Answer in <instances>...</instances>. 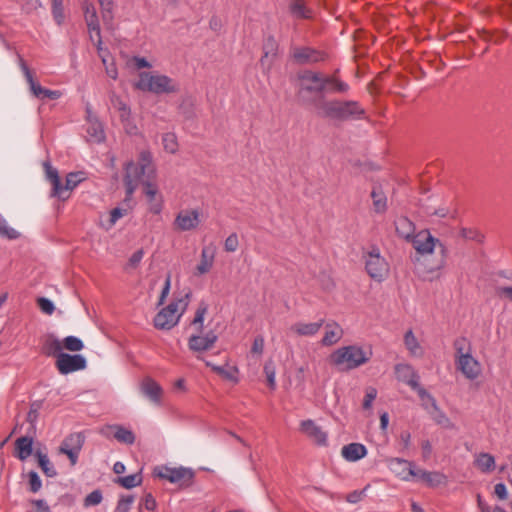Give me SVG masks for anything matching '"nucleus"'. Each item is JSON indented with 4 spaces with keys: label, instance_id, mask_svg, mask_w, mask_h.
<instances>
[{
    "label": "nucleus",
    "instance_id": "1",
    "mask_svg": "<svg viewBox=\"0 0 512 512\" xmlns=\"http://www.w3.org/2000/svg\"><path fill=\"white\" fill-rule=\"evenodd\" d=\"M155 168L152 163V155L149 151H142L138 163L128 162L125 166L124 183L126 188V200H130L137 189L138 182L142 180L144 194L149 203V210L153 214H159L163 207V198L157 186L150 180L154 178Z\"/></svg>",
    "mask_w": 512,
    "mask_h": 512
},
{
    "label": "nucleus",
    "instance_id": "2",
    "mask_svg": "<svg viewBox=\"0 0 512 512\" xmlns=\"http://www.w3.org/2000/svg\"><path fill=\"white\" fill-rule=\"evenodd\" d=\"M316 114L333 121L360 120L366 118L365 109L353 100H327L323 95L313 101Z\"/></svg>",
    "mask_w": 512,
    "mask_h": 512
},
{
    "label": "nucleus",
    "instance_id": "3",
    "mask_svg": "<svg viewBox=\"0 0 512 512\" xmlns=\"http://www.w3.org/2000/svg\"><path fill=\"white\" fill-rule=\"evenodd\" d=\"M410 242L417 253L421 255L431 254L433 251L439 252L440 258L437 259L435 265L429 268V272L438 271L445 267L447 248L439 239L433 237L428 230L419 231Z\"/></svg>",
    "mask_w": 512,
    "mask_h": 512
},
{
    "label": "nucleus",
    "instance_id": "4",
    "mask_svg": "<svg viewBox=\"0 0 512 512\" xmlns=\"http://www.w3.org/2000/svg\"><path fill=\"white\" fill-rule=\"evenodd\" d=\"M208 306L206 303L201 302L196 310L195 317L192 325L197 327L200 334L191 335L188 339V347L191 351L202 353L210 350L218 340L217 334L213 330H209L203 334V322L205 314L207 313Z\"/></svg>",
    "mask_w": 512,
    "mask_h": 512
},
{
    "label": "nucleus",
    "instance_id": "5",
    "mask_svg": "<svg viewBox=\"0 0 512 512\" xmlns=\"http://www.w3.org/2000/svg\"><path fill=\"white\" fill-rule=\"evenodd\" d=\"M370 355L371 353L365 352L361 347L350 345L334 351L330 360L333 365L341 370H351L367 363Z\"/></svg>",
    "mask_w": 512,
    "mask_h": 512
},
{
    "label": "nucleus",
    "instance_id": "6",
    "mask_svg": "<svg viewBox=\"0 0 512 512\" xmlns=\"http://www.w3.org/2000/svg\"><path fill=\"white\" fill-rule=\"evenodd\" d=\"M135 88L155 94L174 93L179 90L177 83L166 75L141 72Z\"/></svg>",
    "mask_w": 512,
    "mask_h": 512
},
{
    "label": "nucleus",
    "instance_id": "7",
    "mask_svg": "<svg viewBox=\"0 0 512 512\" xmlns=\"http://www.w3.org/2000/svg\"><path fill=\"white\" fill-rule=\"evenodd\" d=\"M189 294L184 298L171 302L167 307L159 311L154 318V326L161 330H170L176 326L183 311L188 306Z\"/></svg>",
    "mask_w": 512,
    "mask_h": 512
},
{
    "label": "nucleus",
    "instance_id": "8",
    "mask_svg": "<svg viewBox=\"0 0 512 512\" xmlns=\"http://www.w3.org/2000/svg\"><path fill=\"white\" fill-rule=\"evenodd\" d=\"M365 270L376 282H383L390 273V265L381 255L377 246H372L369 251L363 254Z\"/></svg>",
    "mask_w": 512,
    "mask_h": 512
},
{
    "label": "nucleus",
    "instance_id": "9",
    "mask_svg": "<svg viewBox=\"0 0 512 512\" xmlns=\"http://www.w3.org/2000/svg\"><path fill=\"white\" fill-rule=\"evenodd\" d=\"M300 88L298 90V97L304 104L313 105V101L317 98L308 97L307 93H322L325 90L324 76L319 73L305 72L300 76Z\"/></svg>",
    "mask_w": 512,
    "mask_h": 512
},
{
    "label": "nucleus",
    "instance_id": "10",
    "mask_svg": "<svg viewBox=\"0 0 512 512\" xmlns=\"http://www.w3.org/2000/svg\"><path fill=\"white\" fill-rule=\"evenodd\" d=\"M19 65L25 76L26 81L29 84V88L31 93L38 99H51L56 100L61 97V92L58 90H50L42 87L38 82L34 80L33 74L26 62L23 60L21 56H19Z\"/></svg>",
    "mask_w": 512,
    "mask_h": 512
},
{
    "label": "nucleus",
    "instance_id": "11",
    "mask_svg": "<svg viewBox=\"0 0 512 512\" xmlns=\"http://www.w3.org/2000/svg\"><path fill=\"white\" fill-rule=\"evenodd\" d=\"M82 9L84 12V20L88 28L89 38L93 40V32L96 33L97 43L96 48L98 53L102 51V37L99 23V17L95 6L88 0L82 2Z\"/></svg>",
    "mask_w": 512,
    "mask_h": 512
},
{
    "label": "nucleus",
    "instance_id": "12",
    "mask_svg": "<svg viewBox=\"0 0 512 512\" xmlns=\"http://www.w3.org/2000/svg\"><path fill=\"white\" fill-rule=\"evenodd\" d=\"M86 366L87 361L81 354L71 355L68 353H61L56 359V367L58 371L63 375L83 370L86 368Z\"/></svg>",
    "mask_w": 512,
    "mask_h": 512
},
{
    "label": "nucleus",
    "instance_id": "13",
    "mask_svg": "<svg viewBox=\"0 0 512 512\" xmlns=\"http://www.w3.org/2000/svg\"><path fill=\"white\" fill-rule=\"evenodd\" d=\"M83 443L84 437L81 434H71L59 446V453L67 455L71 465L74 466L77 463Z\"/></svg>",
    "mask_w": 512,
    "mask_h": 512
},
{
    "label": "nucleus",
    "instance_id": "14",
    "mask_svg": "<svg viewBox=\"0 0 512 512\" xmlns=\"http://www.w3.org/2000/svg\"><path fill=\"white\" fill-rule=\"evenodd\" d=\"M154 474L161 479H166L171 483L189 482L193 479L194 473L187 468H169L159 467L154 470Z\"/></svg>",
    "mask_w": 512,
    "mask_h": 512
},
{
    "label": "nucleus",
    "instance_id": "15",
    "mask_svg": "<svg viewBox=\"0 0 512 512\" xmlns=\"http://www.w3.org/2000/svg\"><path fill=\"white\" fill-rule=\"evenodd\" d=\"M470 350L471 349L468 347L465 355L458 357L456 365L467 379L474 380L481 374V365L479 361L471 355Z\"/></svg>",
    "mask_w": 512,
    "mask_h": 512
},
{
    "label": "nucleus",
    "instance_id": "16",
    "mask_svg": "<svg viewBox=\"0 0 512 512\" xmlns=\"http://www.w3.org/2000/svg\"><path fill=\"white\" fill-rule=\"evenodd\" d=\"M200 224V213L196 209H187L180 211L175 220L174 227L179 231H190Z\"/></svg>",
    "mask_w": 512,
    "mask_h": 512
},
{
    "label": "nucleus",
    "instance_id": "17",
    "mask_svg": "<svg viewBox=\"0 0 512 512\" xmlns=\"http://www.w3.org/2000/svg\"><path fill=\"white\" fill-rule=\"evenodd\" d=\"M141 394L156 406L162 405L163 389L151 377H145L140 383Z\"/></svg>",
    "mask_w": 512,
    "mask_h": 512
},
{
    "label": "nucleus",
    "instance_id": "18",
    "mask_svg": "<svg viewBox=\"0 0 512 512\" xmlns=\"http://www.w3.org/2000/svg\"><path fill=\"white\" fill-rule=\"evenodd\" d=\"M262 49L263 56L260 59V64L269 70L271 68L272 61L276 58L278 52V43L274 36L269 35L264 39Z\"/></svg>",
    "mask_w": 512,
    "mask_h": 512
},
{
    "label": "nucleus",
    "instance_id": "19",
    "mask_svg": "<svg viewBox=\"0 0 512 512\" xmlns=\"http://www.w3.org/2000/svg\"><path fill=\"white\" fill-rule=\"evenodd\" d=\"M293 58L298 64L316 63L324 59L321 52L310 47H296Z\"/></svg>",
    "mask_w": 512,
    "mask_h": 512
},
{
    "label": "nucleus",
    "instance_id": "20",
    "mask_svg": "<svg viewBox=\"0 0 512 512\" xmlns=\"http://www.w3.org/2000/svg\"><path fill=\"white\" fill-rule=\"evenodd\" d=\"M301 431L313 439L319 445L327 443V433L322 430L313 420H304L301 422Z\"/></svg>",
    "mask_w": 512,
    "mask_h": 512
},
{
    "label": "nucleus",
    "instance_id": "21",
    "mask_svg": "<svg viewBox=\"0 0 512 512\" xmlns=\"http://www.w3.org/2000/svg\"><path fill=\"white\" fill-rule=\"evenodd\" d=\"M84 180L82 172L69 173L66 176V183L62 185L60 182L59 194H53V197H57L61 200H66L70 197V191L74 189L81 181Z\"/></svg>",
    "mask_w": 512,
    "mask_h": 512
},
{
    "label": "nucleus",
    "instance_id": "22",
    "mask_svg": "<svg viewBox=\"0 0 512 512\" xmlns=\"http://www.w3.org/2000/svg\"><path fill=\"white\" fill-rule=\"evenodd\" d=\"M33 454V437L32 434L19 437L15 441L14 456L21 461H25Z\"/></svg>",
    "mask_w": 512,
    "mask_h": 512
},
{
    "label": "nucleus",
    "instance_id": "23",
    "mask_svg": "<svg viewBox=\"0 0 512 512\" xmlns=\"http://www.w3.org/2000/svg\"><path fill=\"white\" fill-rule=\"evenodd\" d=\"M341 455L349 462H356L367 455V448L361 443H350L342 447Z\"/></svg>",
    "mask_w": 512,
    "mask_h": 512
},
{
    "label": "nucleus",
    "instance_id": "24",
    "mask_svg": "<svg viewBox=\"0 0 512 512\" xmlns=\"http://www.w3.org/2000/svg\"><path fill=\"white\" fill-rule=\"evenodd\" d=\"M394 224L399 237L410 241L415 236V225L408 217L401 216L395 220Z\"/></svg>",
    "mask_w": 512,
    "mask_h": 512
},
{
    "label": "nucleus",
    "instance_id": "25",
    "mask_svg": "<svg viewBox=\"0 0 512 512\" xmlns=\"http://www.w3.org/2000/svg\"><path fill=\"white\" fill-rule=\"evenodd\" d=\"M342 336L343 330L336 322L327 323L325 325V334L321 343L324 346H331L337 343L342 338Z\"/></svg>",
    "mask_w": 512,
    "mask_h": 512
},
{
    "label": "nucleus",
    "instance_id": "26",
    "mask_svg": "<svg viewBox=\"0 0 512 512\" xmlns=\"http://www.w3.org/2000/svg\"><path fill=\"white\" fill-rule=\"evenodd\" d=\"M100 6L101 18L104 26L108 30L113 29L114 24V1L113 0H97Z\"/></svg>",
    "mask_w": 512,
    "mask_h": 512
},
{
    "label": "nucleus",
    "instance_id": "27",
    "mask_svg": "<svg viewBox=\"0 0 512 512\" xmlns=\"http://www.w3.org/2000/svg\"><path fill=\"white\" fill-rule=\"evenodd\" d=\"M323 323V319L314 323L298 322L291 327V330L297 333L299 336H313L318 333Z\"/></svg>",
    "mask_w": 512,
    "mask_h": 512
},
{
    "label": "nucleus",
    "instance_id": "28",
    "mask_svg": "<svg viewBox=\"0 0 512 512\" xmlns=\"http://www.w3.org/2000/svg\"><path fill=\"white\" fill-rule=\"evenodd\" d=\"M62 341L54 335H48L43 343L42 351L47 356H56L63 353Z\"/></svg>",
    "mask_w": 512,
    "mask_h": 512
},
{
    "label": "nucleus",
    "instance_id": "29",
    "mask_svg": "<svg viewBox=\"0 0 512 512\" xmlns=\"http://www.w3.org/2000/svg\"><path fill=\"white\" fill-rule=\"evenodd\" d=\"M43 168L45 170L46 178L52 185L51 196L53 194H59L60 189V177L56 168H54L49 161H45L43 163Z\"/></svg>",
    "mask_w": 512,
    "mask_h": 512
},
{
    "label": "nucleus",
    "instance_id": "30",
    "mask_svg": "<svg viewBox=\"0 0 512 512\" xmlns=\"http://www.w3.org/2000/svg\"><path fill=\"white\" fill-rule=\"evenodd\" d=\"M88 140L93 143H101L105 140L104 129L98 121H90L87 127Z\"/></svg>",
    "mask_w": 512,
    "mask_h": 512
},
{
    "label": "nucleus",
    "instance_id": "31",
    "mask_svg": "<svg viewBox=\"0 0 512 512\" xmlns=\"http://www.w3.org/2000/svg\"><path fill=\"white\" fill-rule=\"evenodd\" d=\"M306 0H289V10L296 18L308 19L311 17V10L305 6Z\"/></svg>",
    "mask_w": 512,
    "mask_h": 512
},
{
    "label": "nucleus",
    "instance_id": "32",
    "mask_svg": "<svg viewBox=\"0 0 512 512\" xmlns=\"http://www.w3.org/2000/svg\"><path fill=\"white\" fill-rule=\"evenodd\" d=\"M35 456L38 459L39 467L47 477L53 478L57 475L56 469L54 468L53 464L50 462L46 454L37 450L35 452Z\"/></svg>",
    "mask_w": 512,
    "mask_h": 512
},
{
    "label": "nucleus",
    "instance_id": "33",
    "mask_svg": "<svg viewBox=\"0 0 512 512\" xmlns=\"http://www.w3.org/2000/svg\"><path fill=\"white\" fill-rule=\"evenodd\" d=\"M475 465L484 473L491 472L495 467V458L489 453H480L475 459Z\"/></svg>",
    "mask_w": 512,
    "mask_h": 512
},
{
    "label": "nucleus",
    "instance_id": "34",
    "mask_svg": "<svg viewBox=\"0 0 512 512\" xmlns=\"http://www.w3.org/2000/svg\"><path fill=\"white\" fill-rule=\"evenodd\" d=\"M213 261V254H209L206 248L202 249L200 263L196 267L197 274L203 275L209 272L213 266Z\"/></svg>",
    "mask_w": 512,
    "mask_h": 512
},
{
    "label": "nucleus",
    "instance_id": "35",
    "mask_svg": "<svg viewBox=\"0 0 512 512\" xmlns=\"http://www.w3.org/2000/svg\"><path fill=\"white\" fill-rule=\"evenodd\" d=\"M397 463L402 464L404 470H407V474L403 476L404 480H409L411 477L416 478L422 481V473H427L428 471L422 469H416L412 462L403 459H396Z\"/></svg>",
    "mask_w": 512,
    "mask_h": 512
},
{
    "label": "nucleus",
    "instance_id": "36",
    "mask_svg": "<svg viewBox=\"0 0 512 512\" xmlns=\"http://www.w3.org/2000/svg\"><path fill=\"white\" fill-rule=\"evenodd\" d=\"M112 428L115 430L114 437L119 442L129 444V445H131L135 442V435L131 430L126 429L119 425H115Z\"/></svg>",
    "mask_w": 512,
    "mask_h": 512
},
{
    "label": "nucleus",
    "instance_id": "37",
    "mask_svg": "<svg viewBox=\"0 0 512 512\" xmlns=\"http://www.w3.org/2000/svg\"><path fill=\"white\" fill-rule=\"evenodd\" d=\"M375 212L383 213L387 209V198L384 193L374 188L371 192Z\"/></svg>",
    "mask_w": 512,
    "mask_h": 512
},
{
    "label": "nucleus",
    "instance_id": "38",
    "mask_svg": "<svg viewBox=\"0 0 512 512\" xmlns=\"http://www.w3.org/2000/svg\"><path fill=\"white\" fill-rule=\"evenodd\" d=\"M115 483L119 484L123 488L131 489L139 486L142 483V476L140 473L119 477L115 480Z\"/></svg>",
    "mask_w": 512,
    "mask_h": 512
},
{
    "label": "nucleus",
    "instance_id": "39",
    "mask_svg": "<svg viewBox=\"0 0 512 512\" xmlns=\"http://www.w3.org/2000/svg\"><path fill=\"white\" fill-rule=\"evenodd\" d=\"M422 481L428 486L437 487L446 483V476L440 472L422 473Z\"/></svg>",
    "mask_w": 512,
    "mask_h": 512
},
{
    "label": "nucleus",
    "instance_id": "40",
    "mask_svg": "<svg viewBox=\"0 0 512 512\" xmlns=\"http://www.w3.org/2000/svg\"><path fill=\"white\" fill-rule=\"evenodd\" d=\"M404 343L412 355H422V348L412 330L405 333Z\"/></svg>",
    "mask_w": 512,
    "mask_h": 512
},
{
    "label": "nucleus",
    "instance_id": "41",
    "mask_svg": "<svg viewBox=\"0 0 512 512\" xmlns=\"http://www.w3.org/2000/svg\"><path fill=\"white\" fill-rule=\"evenodd\" d=\"M0 237L9 240H14L20 237V233L10 227L2 215H0Z\"/></svg>",
    "mask_w": 512,
    "mask_h": 512
},
{
    "label": "nucleus",
    "instance_id": "42",
    "mask_svg": "<svg viewBox=\"0 0 512 512\" xmlns=\"http://www.w3.org/2000/svg\"><path fill=\"white\" fill-rule=\"evenodd\" d=\"M162 144L164 150L168 153L175 154L178 150V141L174 133L168 132L162 136Z\"/></svg>",
    "mask_w": 512,
    "mask_h": 512
},
{
    "label": "nucleus",
    "instance_id": "43",
    "mask_svg": "<svg viewBox=\"0 0 512 512\" xmlns=\"http://www.w3.org/2000/svg\"><path fill=\"white\" fill-rule=\"evenodd\" d=\"M63 349L72 352L81 351L84 348L83 341L76 336H67L62 341Z\"/></svg>",
    "mask_w": 512,
    "mask_h": 512
},
{
    "label": "nucleus",
    "instance_id": "44",
    "mask_svg": "<svg viewBox=\"0 0 512 512\" xmlns=\"http://www.w3.org/2000/svg\"><path fill=\"white\" fill-rule=\"evenodd\" d=\"M325 88L331 86V90L334 92L345 93L349 90V85L343 81H340L334 77L324 76Z\"/></svg>",
    "mask_w": 512,
    "mask_h": 512
},
{
    "label": "nucleus",
    "instance_id": "45",
    "mask_svg": "<svg viewBox=\"0 0 512 512\" xmlns=\"http://www.w3.org/2000/svg\"><path fill=\"white\" fill-rule=\"evenodd\" d=\"M460 235L465 240L482 243L484 235L477 228H461Z\"/></svg>",
    "mask_w": 512,
    "mask_h": 512
},
{
    "label": "nucleus",
    "instance_id": "46",
    "mask_svg": "<svg viewBox=\"0 0 512 512\" xmlns=\"http://www.w3.org/2000/svg\"><path fill=\"white\" fill-rule=\"evenodd\" d=\"M52 1V15L55 22L58 25H62L64 22V9L63 0H51Z\"/></svg>",
    "mask_w": 512,
    "mask_h": 512
},
{
    "label": "nucleus",
    "instance_id": "47",
    "mask_svg": "<svg viewBox=\"0 0 512 512\" xmlns=\"http://www.w3.org/2000/svg\"><path fill=\"white\" fill-rule=\"evenodd\" d=\"M418 379H419L418 375L414 372V373H412V375L408 379L405 380V382L412 389H417L421 398H424L425 396L430 398L432 400V402H433V406L436 408V404H435L434 399L423 388H421L419 386Z\"/></svg>",
    "mask_w": 512,
    "mask_h": 512
},
{
    "label": "nucleus",
    "instance_id": "48",
    "mask_svg": "<svg viewBox=\"0 0 512 512\" xmlns=\"http://www.w3.org/2000/svg\"><path fill=\"white\" fill-rule=\"evenodd\" d=\"M264 373L266 375L269 387L271 389H275V387H276V381H275L276 369H275L274 362L272 360H268L265 363Z\"/></svg>",
    "mask_w": 512,
    "mask_h": 512
},
{
    "label": "nucleus",
    "instance_id": "49",
    "mask_svg": "<svg viewBox=\"0 0 512 512\" xmlns=\"http://www.w3.org/2000/svg\"><path fill=\"white\" fill-rule=\"evenodd\" d=\"M102 499H103L102 492L99 489H96V490L92 491L91 493H89L84 498L83 505L85 507L96 506L102 502Z\"/></svg>",
    "mask_w": 512,
    "mask_h": 512
},
{
    "label": "nucleus",
    "instance_id": "50",
    "mask_svg": "<svg viewBox=\"0 0 512 512\" xmlns=\"http://www.w3.org/2000/svg\"><path fill=\"white\" fill-rule=\"evenodd\" d=\"M37 304H38V307L40 308V310L47 315H52L55 310V306H54L53 302L48 298H45V297L38 298Z\"/></svg>",
    "mask_w": 512,
    "mask_h": 512
},
{
    "label": "nucleus",
    "instance_id": "51",
    "mask_svg": "<svg viewBox=\"0 0 512 512\" xmlns=\"http://www.w3.org/2000/svg\"><path fill=\"white\" fill-rule=\"evenodd\" d=\"M395 372L397 374V378L401 381H405L414 373L412 368L406 364H397L395 366Z\"/></svg>",
    "mask_w": 512,
    "mask_h": 512
},
{
    "label": "nucleus",
    "instance_id": "52",
    "mask_svg": "<svg viewBox=\"0 0 512 512\" xmlns=\"http://www.w3.org/2000/svg\"><path fill=\"white\" fill-rule=\"evenodd\" d=\"M28 478H29L30 491L33 493L38 492L42 487V481H41L38 473L35 471H30L28 473Z\"/></svg>",
    "mask_w": 512,
    "mask_h": 512
},
{
    "label": "nucleus",
    "instance_id": "53",
    "mask_svg": "<svg viewBox=\"0 0 512 512\" xmlns=\"http://www.w3.org/2000/svg\"><path fill=\"white\" fill-rule=\"evenodd\" d=\"M468 347L470 348L469 343L467 342V339L465 337L457 338L454 341V348L456 350V357H461L462 355H465L466 351L468 350Z\"/></svg>",
    "mask_w": 512,
    "mask_h": 512
},
{
    "label": "nucleus",
    "instance_id": "54",
    "mask_svg": "<svg viewBox=\"0 0 512 512\" xmlns=\"http://www.w3.org/2000/svg\"><path fill=\"white\" fill-rule=\"evenodd\" d=\"M377 397V390L374 387H368L366 389L365 397L363 400L362 407L365 410H368L372 407V403Z\"/></svg>",
    "mask_w": 512,
    "mask_h": 512
},
{
    "label": "nucleus",
    "instance_id": "55",
    "mask_svg": "<svg viewBox=\"0 0 512 512\" xmlns=\"http://www.w3.org/2000/svg\"><path fill=\"white\" fill-rule=\"evenodd\" d=\"M238 246L239 241L236 233L230 234L224 242V249L227 252H235L238 249Z\"/></svg>",
    "mask_w": 512,
    "mask_h": 512
},
{
    "label": "nucleus",
    "instance_id": "56",
    "mask_svg": "<svg viewBox=\"0 0 512 512\" xmlns=\"http://www.w3.org/2000/svg\"><path fill=\"white\" fill-rule=\"evenodd\" d=\"M134 501L133 496L123 497L118 501L116 512H128L131 504Z\"/></svg>",
    "mask_w": 512,
    "mask_h": 512
},
{
    "label": "nucleus",
    "instance_id": "57",
    "mask_svg": "<svg viewBox=\"0 0 512 512\" xmlns=\"http://www.w3.org/2000/svg\"><path fill=\"white\" fill-rule=\"evenodd\" d=\"M42 7L40 0H27L22 4V10L25 13H31Z\"/></svg>",
    "mask_w": 512,
    "mask_h": 512
},
{
    "label": "nucleus",
    "instance_id": "58",
    "mask_svg": "<svg viewBox=\"0 0 512 512\" xmlns=\"http://www.w3.org/2000/svg\"><path fill=\"white\" fill-rule=\"evenodd\" d=\"M38 417H39V413L38 412L29 409V412H28L27 417H26L27 422L30 424L29 434H34L35 433L36 422L38 420Z\"/></svg>",
    "mask_w": 512,
    "mask_h": 512
},
{
    "label": "nucleus",
    "instance_id": "59",
    "mask_svg": "<svg viewBox=\"0 0 512 512\" xmlns=\"http://www.w3.org/2000/svg\"><path fill=\"white\" fill-rule=\"evenodd\" d=\"M103 50L98 53L99 56L101 57L102 59V62L103 64L105 65V68H106V74L112 78V79H116L117 76H118V73H117V68L115 67V65L113 63H111L110 65H107V60L106 58L103 56Z\"/></svg>",
    "mask_w": 512,
    "mask_h": 512
},
{
    "label": "nucleus",
    "instance_id": "60",
    "mask_svg": "<svg viewBox=\"0 0 512 512\" xmlns=\"http://www.w3.org/2000/svg\"><path fill=\"white\" fill-rule=\"evenodd\" d=\"M170 286H171V276H170V274H168L167 277H166L164 286L162 288L160 297H159V301H158V305L159 306L164 304L165 299H166V297L169 294Z\"/></svg>",
    "mask_w": 512,
    "mask_h": 512
},
{
    "label": "nucleus",
    "instance_id": "61",
    "mask_svg": "<svg viewBox=\"0 0 512 512\" xmlns=\"http://www.w3.org/2000/svg\"><path fill=\"white\" fill-rule=\"evenodd\" d=\"M428 215H434L440 218H445L451 216L455 217V213H451L450 209L447 207H439L438 209H434L433 211H427Z\"/></svg>",
    "mask_w": 512,
    "mask_h": 512
},
{
    "label": "nucleus",
    "instance_id": "62",
    "mask_svg": "<svg viewBox=\"0 0 512 512\" xmlns=\"http://www.w3.org/2000/svg\"><path fill=\"white\" fill-rule=\"evenodd\" d=\"M127 213L126 209L122 208H114L110 212V226H113L121 217H123Z\"/></svg>",
    "mask_w": 512,
    "mask_h": 512
},
{
    "label": "nucleus",
    "instance_id": "63",
    "mask_svg": "<svg viewBox=\"0 0 512 512\" xmlns=\"http://www.w3.org/2000/svg\"><path fill=\"white\" fill-rule=\"evenodd\" d=\"M263 350H264V338L259 335V336L255 337V339L253 341L251 352L257 353V354H262Z\"/></svg>",
    "mask_w": 512,
    "mask_h": 512
},
{
    "label": "nucleus",
    "instance_id": "64",
    "mask_svg": "<svg viewBox=\"0 0 512 512\" xmlns=\"http://www.w3.org/2000/svg\"><path fill=\"white\" fill-rule=\"evenodd\" d=\"M143 502H144L145 509H147L148 511H153L156 509L157 503L151 493L145 494V496L143 498Z\"/></svg>",
    "mask_w": 512,
    "mask_h": 512
}]
</instances>
